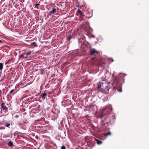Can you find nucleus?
Here are the masks:
<instances>
[{
  "label": "nucleus",
  "mask_w": 149,
  "mask_h": 149,
  "mask_svg": "<svg viewBox=\"0 0 149 149\" xmlns=\"http://www.w3.org/2000/svg\"><path fill=\"white\" fill-rule=\"evenodd\" d=\"M56 11V8H53L52 10L49 11V14L51 15L52 14H55Z\"/></svg>",
  "instance_id": "423d86ee"
},
{
  "label": "nucleus",
  "mask_w": 149,
  "mask_h": 149,
  "mask_svg": "<svg viewBox=\"0 0 149 149\" xmlns=\"http://www.w3.org/2000/svg\"><path fill=\"white\" fill-rule=\"evenodd\" d=\"M119 78L118 76H115L113 78V82L112 83V86L113 87V89L116 91L117 90L120 92H122V88L120 85L119 84Z\"/></svg>",
  "instance_id": "f03ea898"
},
{
  "label": "nucleus",
  "mask_w": 149,
  "mask_h": 149,
  "mask_svg": "<svg viewBox=\"0 0 149 149\" xmlns=\"http://www.w3.org/2000/svg\"><path fill=\"white\" fill-rule=\"evenodd\" d=\"M95 140L96 141L97 143L98 144L100 145L102 143V142L101 141L98 140V139H95Z\"/></svg>",
  "instance_id": "6e6552de"
},
{
  "label": "nucleus",
  "mask_w": 149,
  "mask_h": 149,
  "mask_svg": "<svg viewBox=\"0 0 149 149\" xmlns=\"http://www.w3.org/2000/svg\"><path fill=\"white\" fill-rule=\"evenodd\" d=\"M2 42H3V41L2 40H0V43Z\"/></svg>",
  "instance_id": "5701e85b"
},
{
  "label": "nucleus",
  "mask_w": 149,
  "mask_h": 149,
  "mask_svg": "<svg viewBox=\"0 0 149 149\" xmlns=\"http://www.w3.org/2000/svg\"><path fill=\"white\" fill-rule=\"evenodd\" d=\"M1 107L4 110L7 111L8 110V108L5 105V103H3L1 104Z\"/></svg>",
  "instance_id": "0eeeda50"
},
{
  "label": "nucleus",
  "mask_w": 149,
  "mask_h": 149,
  "mask_svg": "<svg viewBox=\"0 0 149 149\" xmlns=\"http://www.w3.org/2000/svg\"><path fill=\"white\" fill-rule=\"evenodd\" d=\"M14 91V89H13V90H11L10 91V94H11Z\"/></svg>",
  "instance_id": "aec40b11"
},
{
  "label": "nucleus",
  "mask_w": 149,
  "mask_h": 149,
  "mask_svg": "<svg viewBox=\"0 0 149 149\" xmlns=\"http://www.w3.org/2000/svg\"><path fill=\"white\" fill-rule=\"evenodd\" d=\"M22 56H23V55H22L20 56L19 57H20V58H21L22 57Z\"/></svg>",
  "instance_id": "4be33fe9"
},
{
  "label": "nucleus",
  "mask_w": 149,
  "mask_h": 149,
  "mask_svg": "<svg viewBox=\"0 0 149 149\" xmlns=\"http://www.w3.org/2000/svg\"><path fill=\"white\" fill-rule=\"evenodd\" d=\"M98 65L100 66V64H98Z\"/></svg>",
  "instance_id": "c85d7f7f"
},
{
  "label": "nucleus",
  "mask_w": 149,
  "mask_h": 149,
  "mask_svg": "<svg viewBox=\"0 0 149 149\" xmlns=\"http://www.w3.org/2000/svg\"><path fill=\"white\" fill-rule=\"evenodd\" d=\"M8 146L10 147L13 146V142L11 141H10L8 143Z\"/></svg>",
  "instance_id": "9b49d317"
},
{
  "label": "nucleus",
  "mask_w": 149,
  "mask_h": 149,
  "mask_svg": "<svg viewBox=\"0 0 149 149\" xmlns=\"http://www.w3.org/2000/svg\"><path fill=\"white\" fill-rule=\"evenodd\" d=\"M111 134V133L110 132H108L105 134V136H108L110 135Z\"/></svg>",
  "instance_id": "2eb2a0df"
},
{
  "label": "nucleus",
  "mask_w": 149,
  "mask_h": 149,
  "mask_svg": "<svg viewBox=\"0 0 149 149\" xmlns=\"http://www.w3.org/2000/svg\"><path fill=\"white\" fill-rule=\"evenodd\" d=\"M40 107V106H38V108Z\"/></svg>",
  "instance_id": "393cba45"
},
{
  "label": "nucleus",
  "mask_w": 149,
  "mask_h": 149,
  "mask_svg": "<svg viewBox=\"0 0 149 149\" xmlns=\"http://www.w3.org/2000/svg\"><path fill=\"white\" fill-rule=\"evenodd\" d=\"M15 117H16V118H17L18 117V116H15Z\"/></svg>",
  "instance_id": "b1692460"
},
{
  "label": "nucleus",
  "mask_w": 149,
  "mask_h": 149,
  "mask_svg": "<svg viewBox=\"0 0 149 149\" xmlns=\"http://www.w3.org/2000/svg\"><path fill=\"white\" fill-rule=\"evenodd\" d=\"M6 137H9V136H6Z\"/></svg>",
  "instance_id": "cd10ccee"
},
{
  "label": "nucleus",
  "mask_w": 149,
  "mask_h": 149,
  "mask_svg": "<svg viewBox=\"0 0 149 149\" xmlns=\"http://www.w3.org/2000/svg\"><path fill=\"white\" fill-rule=\"evenodd\" d=\"M72 37V36H69L68 38V40L70 41V39Z\"/></svg>",
  "instance_id": "6ab92c4d"
},
{
  "label": "nucleus",
  "mask_w": 149,
  "mask_h": 149,
  "mask_svg": "<svg viewBox=\"0 0 149 149\" xmlns=\"http://www.w3.org/2000/svg\"><path fill=\"white\" fill-rule=\"evenodd\" d=\"M31 46L33 47H36L37 45L36 44V42H33L31 44Z\"/></svg>",
  "instance_id": "f8f14e48"
},
{
  "label": "nucleus",
  "mask_w": 149,
  "mask_h": 149,
  "mask_svg": "<svg viewBox=\"0 0 149 149\" xmlns=\"http://www.w3.org/2000/svg\"><path fill=\"white\" fill-rule=\"evenodd\" d=\"M47 94L46 93H44L42 94V97L43 99L45 98V97L46 96Z\"/></svg>",
  "instance_id": "9d476101"
},
{
  "label": "nucleus",
  "mask_w": 149,
  "mask_h": 149,
  "mask_svg": "<svg viewBox=\"0 0 149 149\" xmlns=\"http://www.w3.org/2000/svg\"><path fill=\"white\" fill-rule=\"evenodd\" d=\"M79 15V17L81 18H83L85 16V15L82 12L80 13Z\"/></svg>",
  "instance_id": "1a4fd4ad"
},
{
  "label": "nucleus",
  "mask_w": 149,
  "mask_h": 149,
  "mask_svg": "<svg viewBox=\"0 0 149 149\" xmlns=\"http://www.w3.org/2000/svg\"><path fill=\"white\" fill-rule=\"evenodd\" d=\"M61 149H66L65 147L64 146H62L61 147Z\"/></svg>",
  "instance_id": "f3484780"
},
{
  "label": "nucleus",
  "mask_w": 149,
  "mask_h": 149,
  "mask_svg": "<svg viewBox=\"0 0 149 149\" xmlns=\"http://www.w3.org/2000/svg\"><path fill=\"white\" fill-rule=\"evenodd\" d=\"M77 12L78 13V15L80 14V13H81V10H80L79 9H78L77 10Z\"/></svg>",
  "instance_id": "a211bd4d"
},
{
  "label": "nucleus",
  "mask_w": 149,
  "mask_h": 149,
  "mask_svg": "<svg viewBox=\"0 0 149 149\" xmlns=\"http://www.w3.org/2000/svg\"><path fill=\"white\" fill-rule=\"evenodd\" d=\"M27 57H24L25 58H27Z\"/></svg>",
  "instance_id": "a878e982"
},
{
  "label": "nucleus",
  "mask_w": 149,
  "mask_h": 149,
  "mask_svg": "<svg viewBox=\"0 0 149 149\" xmlns=\"http://www.w3.org/2000/svg\"><path fill=\"white\" fill-rule=\"evenodd\" d=\"M35 6L36 7H37V3L35 4Z\"/></svg>",
  "instance_id": "412c9836"
},
{
  "label": "nucleus",
  "mask_w": 149,
  "mask_h": 149,
  "mask_svg": "<svg viewBox=\"0 0 149 149\" xmlns=\"http://www.w3.org/2000/svg\"><path fill=\"white\" fill-rule=\"evenodd\" d=\"M112 110V108L110 106L104 107L102 111L100 118L104 117V118H106V119H108L109 116Z\"/></svg>",
  "instance_id": "7ed1b4c3"
},
{
  "label": "nucleus",
  "mask_w": 149,
  "mask_h": 149,
  "mask_svg": "<svg viewBox=\"0 0 149 149\" xmlns=\"http://www.w3.org/2000/svg\"><path fill=\"white\" fill-rule=\"evenodd\" d=\"M5 125L6 127H8L10 126V124L9 123L5 124Z\"/></svg>",
  "instance_id": "dca6fc26"
},
{
  "label": "nucleus",
  "mask_w": 149,
  "mask_h": 149,
  "mask_svg": "<svg viewBox=\"0 0 149 149\" xmlns=\"http://www.w3.org/2000/svg\"><path fill=\"white\" fill-rule=\"evenodd\" d=\"M98 53V51L94 49H91L90 50V54L91 55H95Z\"/></svg>",
  "instance_id": "39448f33"
},
{
  "label": "nucleus",
  "mask_w": 149,
  "mask_h": 149,
  "mask_svg": "<svg viewBox=\"0 0 149 149\" xmlns=\"http://www.w3.org/2000/svg\"><path fill=\"white\" fill-rule=\"evenodd\" d=\"M38 6L39 5H39V4L38 3Z\"/></svg>",
  "instance_id": "bb28decb"
},
{
  "label": "nucleus",
  "mask_w": 149,
  "mask_h": 149,
  "mask_svg": "<svg viewBox=\"0 0 149 149\" xmlns=\"http://www.w3.org/2000/svg\"><path fill=\"white\" fill-rule=\"evenodd\" d=\"M31 52V51H30L28 52H26L24 54L26 55H30Z\"/></svg>",
  "instance_id": "4468645a"
},
{
  "label": "nucleus",
  "mask_w": 149,
  "mask_h": 149,
  "mask_svg": "<svg viewBox=\"0 0 149 149\" xmlns=\"http://www.w3.org/2000/svg\"><path fill=\"white\" fill-rule=\"evenodd\" d=\"M110 82H107L105 81L99 82L97 84V90L102 93L107 94L110 89Z\"/></svg>",
  "instance_id": "f257e3e1"
},
{
  "label": "nucleus",
  "mask_w": 149,
  "mask_h": 149,
  "mask_svg": "<svg viewBox=\"0 0 149 149\" xmlns=\"http://www.w3.org/2000/svg\"><path fill=\"white\" fill-rule=\"evenodd\" d=\"M101 118L102 120L101 122V128L104 131L106 129L105 124L109 123L111 120L110 119H106V118H104V117H103Z\"/></svg>",
  "instance_id": "20e7f679"
},
{
  "label": "nucleus",
  "mask_w": 149,
  "mask_h": 149,
  "mask_svg": "<svg viewBox=\"0 0 149 149\" xmlns=\"http://www.w3.org/2000/svg\"><path fill=\"white\" fill-rule=\"evenodd\" d=\"M3 68V65L2 63H0V70H2Z\"/></svg>",
  "instance_id": "ddd939ff"
}]
</instances>
